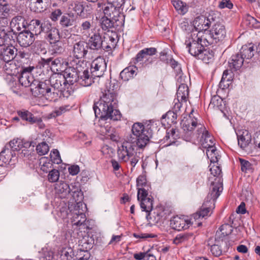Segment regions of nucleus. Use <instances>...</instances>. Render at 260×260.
Returning <instances> with one entry per match:
<instances>
[{
  "label": "nucleus",
  "mask_w": 260,
  "mask_h": 260,
  "mask_svg": "<svg viewBox=\"0 0 260 260\" xmlns=\"http://www.w3.org/2000/svg\"><path fill=\"white\" fill-rule=\"evenodd\" d=\"M152 123L149 121L143 124L141 122H135L132 127V134L127 140L123 142L118 147L117 154L119 159L123 162L129 161L132 169L139 161L140 153L135 150L136 146L139 148L145 147L153 135Z\"/></svg>",
  "instance_id": "nucleus-1"
},
{
  "label": "nucleus",
  "mask_w": 260,
  "mask_h": 260,
  "mask_svg": "<svg viewBox=\"0 0 260 260\" xmlns=\"http://www.w3.org/2000/svg\"><path fill=\"white\" fill-rule=\"evenodd\" d=\"M118 104L117 93L111 87L107 88L102 92L99 101L95 103L93 109L95 116L99 117L101 119H110L114 121L120 120L121 114L117 110Z\"/></svg>",
  "instance_id": "nucleus-2"
},
{
  "label": "nucleus",
  "mask_w": 260,
  "mask_h": 260,
  "mask_svg": "<svg viewBox=\"0 0 260 260\" xmlns=\"http://www.w3.org/2000/svg\"><path fill=\"white\" fill-rule=\"evenodd\" d=\"M83 65V61H78L76 64L68 67L62 75L66 79V82L70 88L75 83L78 82L82 86H89L92 83V77L90 76L88 68Z\"/></svg>",
  "instance_id": "nucleus-3"
},
{
  "label": "nucleus",
  "mask_w": 260,
  "mask_h": 260,
  "mask_svg": "<svg viewBox=\"0 0 260 260\" xmlns=\"http://www.w3.org/2000/svg\"><path fill=\"white\" fill-rule=\"evenodd\" d=\"M137 187L138 189L137 199L140 202L142 211L148 213L146 217L148 219L150 214V212L153 209V198L151 195L148 194L151 186L147 182L145 176L140 175L137 178Z\"/></svg>",
  "instance_id": "nucleus-4"
},
{
  "label": "nucleus",
  "mask_w": 260,
  "mask_h": 260,
  "mask_svg": "<svg viewBox=\"0 0 260 260\" xmlns=\"http://www.w3.org/2000/svg\"><path fill=\"white\" fill-rule=\"evenodd\" d=\"M211 174L213 177H209V180L211 181V185L210 187V196L211 199L213 200H216L219 196L223 189L222 187V174L221 169L218 165V162L212 165L211 164L209 166Z\"/></svg>",
  "instance_id": "nucleus-5"
},
{
  "label": "nucleus",
  "mask_w": 260,
  "mask_h": 260,
  "mask_svg": "<svg viewBox=\"0 0 260 260\" xmlns=\"http://www.w3.org/2000/svg\"><path fill=\"white\" fill-rule=\"evenodd\" d=\"M204 36L203 32L192 31L186 37L185 44L191 55L196 57L205 46L210 45L203 39Z\"/></svg>",
  "instance_id": "nucleus-6"
},
{
  "label": "nucleus",
  "mask_w": 260,
  "mask_h": 260,
  "mask_svg": "<svg viewBox=\"0 0 260 260\" xmlns=\"http://www.w3.org/2000/svg\"><path fill=\"white\" fill-rule=\"evenodd\" d=\"M48 80L40 81L37 80L32 85L31 92L35 96H43L49 101H56L58 97L56 91H53Z\"/></svg>",
  "instance_id": "nucleus-7"
},
{
  "label": "nucleus",
  "mask_w": 260,
  "mask_h": 260,
  "mask_svg": "<svg viewBox=\"0 0 260 260\" xmlns=\"http://www.w3.org/2000/svg\"><path fill=\"white\" fill-rule=\"evenodd\" d=\"M193 113L194 110H192L188 117L183 121L182 128L185 133L184 137H186V141H189L196 136L197 133L203 132L205 130V126L199 122L198 118Z\"/></svg>",
  "instance_id": "nucleus-8"
},
{
  "label": "nucleus",
  "mask_w": 260,
  "mask_h": 260,
  "mask_svg": "<svg viewBox=\"0 0 260 260\" xmlns=\"http://www.w3.org/2000/svg\"><path fill=\"white\" fill-rule=\"evenodd\" d=\"M203 33L204 35L203 39L210 45L222 41L226 36L225 26L219 22L214 24L211 29Z\"/></svg>",
  "instance_id": "nucleus-9"
},
{
  "label": "nucleus",
  "mask_w": 260,
  "mask_h": 260,
  "mask_svg": "<svg viewBox=\"0 0 260 260\" xmlns=\"http://www.w3.org/2000/svg\"><path fill=\"white\" fill-rule=\"evenodd\" d=\"M48 80L53 91H56L58 93L60 92L64 97L66 98L73 94V90L72 88H70V85H67L66 79L62 74H53Z\"/></svg>",
  "instance_id": "nucleus-10"
},
{
  "label": "nucleus",
  "mask_w": 260,
  "mask_h": 260,
  "mask_svg": "<svg viewBox=\"0 0 260 260\" xmlns=\"http://www.w3.org/2000/svg\"><path fill=\"white\" fill-rule=\"evenodd\" d=\"M86 207V205L82 202H77L74 206V210L71 213V219L73 224L77 226L86 225L85 223L86 220L85 211Z\"/></svg>",
  "instance_id": "nucleus-11"
},
{
  "label": "nucleus",
  "mask_w": 260,
  "mask_h": 260,
  "mask_svg": "<svg viewBox=\"0 0 260 260\" xmlns=\"http://www.w3.org/2000/svg\"><path fill=\"white\" fill-rule=\"evenodd\" d=\"M97 7L100 11L103 10L105 16L113 19L115 22L119 21V17L122 16V14L120 13V8L117 6L116 7L115 5L108 3H98Z\"/></svg>",
  "instance_id": "nucleus-12"
},
{
  "label": "nucleus",
  "mask_w": 260,
  "mask_h": 260,
  "mask_svg": "<svg viewBox=\"0 0 260 260\" xmlns=\"http://www.w3.org/2000/svg\"><path fill=\"white\" fill-rule=\"evenodd\" d=\"M106 68L107 64L105 59L102 57H98L94 59L91 63L90 76L92 77V80L94 77H101L104 75Z\"/></svg>",
  "instance_id": "nucleus-13"
},
{
  "label": "nucleus",
  "mask_w": 260,
  "mask_h": 260,
  "mask_svg": "<svg viewBox=\"0 0 260 260\" xmlns=\"http://www.w3.org/2000/svg\"><path fill=\"white\" fill-rule=\"evenodd\" d=\"M34 69L35 68L33 66L22 67L18 78L19 82L22 86L25 87H30L31 89L32 84L37 80L34 79L31 74Z\"/></svg>",
  "instance_id": "nucleus-14"
},
{
  "label": "nucleus",
  "mask_w": 260,
  "mask_h": 260,
  "mask_svg": "<svg viewBox=\"0 0 260 260\" xmlns=\"http://www.w3.org/2000/svg\"><path fill=\"white\" fill-rule=\"evenodd\" d=\"M214 21L213 16L209 15L206 17L204 15L198 16L193 21V26L198 32H207Z\"/></svg>",
  "instance_id": "nucleus-15"
},
{
  "label": "nucleus",
  "mask_w": 260,
  "mask_h": 260,
  "mask_svg": "<svg viewBox=\"0 0 260 260\" xmlns=\"http://www.w3.org/2000/svg\"><path fill=\"white\" fill-rule=\"evenodd\" d=\"M47 25L45 27V39L48 43L55 41L60 39V34L57 26L53 25L49 20L46 22Z\"/></svg>",
  "instance_id": "nucleus-16"
},
{
  "label": "nucleus",
  "mask_w": 260,
  "mask_h": 260,
  "mask_svg": "<svg viewBox=\"0 0 260 260\" xmlns=\"http://www.w3.org/2000/svg\"><path fill=\"white\" fill-rule=\"evenodd\" d=\"M19 44L23 47L30 46L35 40L34 34L30 30H24L19 32L17 37Z\"/></svg>",
  "instance_id": "nucleus-17"
},
{
  "label": "nucleus",
  "mask_w": 260,
  "mask_h": 260,
  "mask_svg": "<svg viewBox=\"0 0 260 260\" xmlns=\"http://www.w3.org/2000/svg\"><path fill=\"white\" fill-rule=\"evenodd\" d=\"M171 227L177 231L186 230L191 225L190 221L184 216H178L173 217L170 220Z\"/></svg>",
  "instance_id": "nucleus-18"
},
{
  "label": "nucleus",
  "mask_w": 260,
  "mask_h": 260,
  "mask_svg": "<svg viewBox=\"0 0 260 260\" xmlns=\"http://www.w3.org/2000/svg\"><path fill=\"white\" fill-rule=\"evenodd\" d=\"M194 138L197 139L204 148L215 145L214 138L209 134L205 127L204 132L197 133Z\"/></svg>",
  "instance_id": "nucleus-19"
},
{
  "label": "nucleus",
  "mask_w": 260,
  "mask_h": 260,
  "mask_svg": "<svg viewBox=\"0 0 260 260\" xmlns=\"http://www.w3.org/2000/svg\"><path fill=\"white\" fill-rule=\"evenodd\" d=\"M17 49L12 45L0 47L1 58L6 62L13 60L17 55Z\"/></svg>",
  "instance_id": "nucleus-20"
},
{
  "label": "nucleus",
  "mask_w": 260,
  "mask_h": 260,
  "mask_svg": "<svg viewBox=\"0 0 260 260\" xmlns=\"http://www.w3.org/2000/svg\"><path fill=\"white\" fill-rule=\"evenodd\" d=\"M48 20L41 21L39 19H34L31 20L29 24V29L31 32L34 34V36H38L40 35L42 32H44L45 27L46 26V22H48Z\"/></svg>",
  "instance_id": "nucleus-21"
},
{
  "label": "nucleus",
  "mask_w": 260,
  "mask_h": 260,
  "mask_svg": "<svg viewBox=\"0 0 260 260\" xmlns=\"http://www.w3.org/2000/svg\"><path fill=\"white\" fill-rule=\"evenodd\" d=\"M89 47L86 42L80 41L76 42L73 48L74 56L77 59H81L85 57L88 52Z\"/></svg>",
  "instance_id": "nucleus-22"
},
{
  "label": "nucleus",
  "mask_w": 260,
  "mask_h": 260,
  "mask_svg": "<svg viewBox=\"0 0 260 260\" xmlns=\"http://www.w3.org/2000/svg\"><path fill=\"white\" fill-rule=\"evenodd\" d=\"M87 44L91 50H103V37L100 33H94L89 38Z\"/></svg>",
  "instance_id": "nucleus-23"
},
{
  "label": "nucleus",
  "mask_w": 260,
  "mask_h": 260,
  "mask_svg": "<svg viewBox=\"0 0 260 260\" xmlns=\"http://www.w3.org/2000/svg\"><path fill=\"white\" fill-rule=\"evenodd\" d=\"M70 186L66 182H62L55 184V193L56 199H64L70 194Z\"/></svg>",
  "instance_id": "nucleus-24"
},
{
  "label": "nucleus",
  "mask_w": 260,
  "mask_h": 260,
  "mask_svg": "<svg viewBox=\"0 0 260 260\" xmlns=\"http://www.w3.org/2000/svg\"><path fill=\"white\" fill-rule=\"evenodd\" d=\"M31 142L19 138H15L10 141L9 146L12 151H19L23 148H30Z\"/></svg>",
  "instance_id": "nucleus-25"
},
{
  "label": "nucleus",
  "mask_w": 260,
  "mask_h": 260,
  "mask_svg": "<svg viewBox=\"0 0 260 260\" xmlns=\"http://www.w3.org/2000/svg\"><path fill=\"white\" fill-rule=\"evenodd\" d=\"M177 114L175 111H169L161 117V122L166 127L177 123Z\"/></svg>",
  "instance_id": "nucleus-26"
},
{
  "label": "nucleus",
  "mask_w": 260,
  "mask_h": 260,
  "mask_svg": "<svg viewBox=\"0 0 260 260\" xmlns=\"http://www.w3.org/2000/svg\"><path fill=\"white\" fill-rule=\"evenodd\" d=\"M11 30L14 29L20 31L23 28H25L27 23L25 18L21 16H17L13 17L10 22Z\"/></svg>",
  "instance_id": "nucleus-27"
},
{
  "label": "nucleus",
  "mask_w": 260,
  "mask_h": 260,
  "mask_svg": "<svg viewBox=\"0 0 260 260\" xmlns=\"http://www.w3.org/2000/svg\"><path fill=\"white\" fill-rule=\"evenodd\" d=\"M77 16L72 13L64 14L60 17L59 24L63 28H68L76 23Z\"/></svg>",
  "instance_id": "nucleus-28"
},
{
  "label": "nucleus",
  "mask_w": 260,
  "mask_h": 260,
  "mask_svg": "<svg viewBox=\"0 0 260 260\" xmlns=\"http://www.w3.org/2000/svg\"><path fill=\"white\" fill-rule=\"evenodd\" d=\"M14 34L13 30H9V28H0V47L11 44Z\"/></svg>",
  "instance_id": "nucleus-29"
},
{
  "label": "nucleus",
  "mask_w": 260,
  "mask_h": 260,
  "mask_svg": "<svg viewBox=\"0 0 260 260\" xmlns=\"http://www.w3.org/2000/svg\"><path fill=\"white\" fill-rule=\"evenodd\" d=\"M138 68L136 66H129L123 69L120 76L123 81H127L134 78L137 74Z\"/></svg>",
  "instance_id": "nucleus-30"
},
{
  "label": "nucleus",
  "mask_w": 260,
  "mask_h": 260,
  "mask_svg": "<svg viewBox=\"0 0 260 260\" xmlns=\"http://www.w3.org/2000/svg\"><path fill=\"white\" fill-rule=\"evenodd\" d=\"M244 59L239 53L233 55L229 61V67L232 70L237 71L242 67Z\"/></svg>",
  "instance_id": "nucleus-31"
},
{
  "label": "nucleus",
  "mask_w": 260,
  "mask_h": 260,
  "mask_svg": "<svg viewBox=\"0 0 260 260\" xmlns=\"http://www.w3.org/2000/svg\"><path fill=\"white\" fill-rule=\"evenodd\" d=\"M207 199H210V200H207L206 202L203 203L200 210L195 215L194 218H197V216H198L199 218L200 217L203 218L210 215L209 213L211 210V208L209 207L208 204H211L212 203L210 201L211 200H212L213 201H214L215 200H213L212 199H211L210 196H209V195L208 196Z\"/></svg>",
  "instance_id": "nucleus-32"
},
{
  "label": "nucleus",
  "mask_w": 260,
  "mask_h": 260,
  "mask_svg": "<svg viewBox=\"0 0 260 260\" xmlns=\"http://www.w3.org/2000/svg\"><path fill=\"white\" fill-rule=\"evenodd\" d=\"M29 7L32 11L36 13L42 12L46 9L44 0H30Z\"/></svg>",
  "instance_id": "nucleus-33"
},
{
  "label": "nucleus",
  "mask_w": 260,
  "mask_h": 260,
  "mask_svg": "<svg viewBox=\"0 0 260 260\" xmlns=\"http://www.w3.org/2000/svg\"><path fill=\"white\" fill-rule=\"evenodd\" d=\"M74 206L72 205L67 207L66 204H63L61 207H58V209L57 210L58 216L62 219L68 218L69 216L71 217V213L74 210Z\"/></svg>",
  "instance_id": "nucleus-34"
},
{
  "label": "nucleus",
  "mask_w": 260,
  "mask_h": 260,
  "mask_svg": "<svg viewBox=\"0 0 260 260\" xmlns=\"http://www.w3.org/2000/svg\"><path fill=\"white\" fill-rule=\"evenodd\" d=\"M251 140V135L247 131H243L241 135L238 136V145L243 149L248 145Z\"/></svg>",
  "instance_id": "nucleus-35"
},
{
  "label": "nucleus",
  "mask_w": 260,
  "mask_h": 260,
  "mask_svg": "<svg viewBox=\"0 0 260 260\" xmlns=\"http://www.w3.org/2000/svg\"><path fill=\"white\" fill-rule=\"evenodd\" d=\"M232 82V73H229L228 70H225L222 74V76L219 86L220 88L224 89L228 88Z\"/></svg>",
  "instance_id": "nucleus-36"
},
{
  "label": "nucleus",
  "mask_w": 260,
  "mask_h": 260,
  "mask_svg": "<svg viewBox=\"0 0 260 260\" xmlns=\"http://www.w3.org/2000/svg\"><path fill=\"white\" fill-rule=\"evenodd\" d=\"M70 186V194H71L75 201L76 203L77 202H81L83 198V193L79 186H77L72 183L69 185Z\"/></svg>",
  "instance_id": "nucleus-37"
},
{
  "label": "nucleus",
  "mask_w": 260,
  "mask_h": 260,
  "mask_svg": "<svg viewBox=\"0 0 260 260\" xmlns=\"http://www.w3.org/2000/svg\"><path fill=\"white\" fill-rule=\"evenodd\" d=\"M171 3L176 10L181 15L185 14L188 10V6L180 0H172Z\"/></svg>",
  "instance_id": "nucleus-38"
},
{
  "label": "nucleus",
  "mask_w": 260,
  "mask_h": 260,
  "mask_svg": "<svg viewBox=\"0 0 260 260\" xmlns=\"http://www.w3.org/2000/svg\"><path fill=\"white\" fill-rule=\"evenodd\" d=\"M16 113L21 120L27 121L30 124L32 122H34L35 116L28 110L23 109L17 110Z\"/></svg>",
  "instance_id": "nucleus-39"
},
{
  "label": "nucleus",
  "mask_w": 260,
  "mask_h": 260,
  "mask_svg": "<svg viewBox=\"0 0 260 260\" xmlns=\"http://www.w3.org/2000/svg\"><path fill=\"white\" fill-rule=\"evenodd\" d=\"M243 59H250L254 55L253 45L251 44L243 45L239 53Z\"/></svg>",
  "instance_id": "nucleus-40"
},
{
  "label": "nucleus",
  "mask_w": 260,
  "mask_h": 260,
  "mask_svg": "<svg viewBox=\"0 0 260 260\" xmlns=\"http://www.w3.org/2000/svg\"><path fill=\"white\" fill-rule=\"evenodd\" d=\"M50 50L52 54H62L64 51L63 43L60 40L49 43Z\"/></svg>",
  "instance_id": "nucleus-41"
},
{
  "label": "nucleus",
  "mask_w": 260,
  "mask_h": 260,
  "mask_svg": "<svg viewBox=\"0 0 260 260\" xmlns=\"http://www.w3.org/2000/svg\"><path fill=\"white\" fill-rule=\"evenodd\" d=\"M189 94L188 87L185 84H181L176 93L177 98L181 100L182 102H186Z\"/></svg>",
  "instance_id": "nucleus-42"
},
{
  "label": "nucleus",
  "mask_w": 260,
  "mask_h": 260,
  "mask_svg": "<svg viewBox=\"0 0 260 260\" xmlns=\"http://www.w3.org/2000/svg\"><path fill=\"white\" fill-rule=\"evenodd\" d=\"M42 61L44 64L50 66L52 68H56L55 69L57 71H58L57 68L61 67L63 64V59L61 57L43 59Z\"/></svg>",
  "instance_id": "nucleus-43"
},
{
  "label": "nucleus",
  "mask_w": 260,
  "mask_h": 260,
  "mask_svg": "<svg viewBox=\"0 0 260 260\" xmlns=\"http://www.w3.org/2000/svg\"><path fill=\"white\" fill-rule=\"evenodd\" d=\"M79 242V245L83 247L84 250L87 251L92 248L94 241L92 237L87 235L83 236Z\"/></svg>",
  "instance_id": "nucleus-44"
},
{
  "label": "nucleus",
  "mask_w": 260,
  "mask_h": 260,
  "mask_svg": "<svg viewBox=\"0 0 260 260\" xmlns=\"http://www.w3.org/2000/svg\"><path fill=\"white\" fill-rule=\"evenodd\" d=\"M213 56L214 54L212 51H210L204 48L196 57L199 59L202 60L207 63H209L212 59Z\"/></svg>",
  "instance_id": "nucleus-45"
},
{
  "label": "nucleus",
  "mask_w": 260,
  "mask_h": 260,
  "mask_svg": "<svg viewBox=\"0 0 260 260\" xmlns=\"http://www.w3.org/2000/svg\"><path fill=\"white\" fill-rule=\"evenodd\" d=\"M14 155L15 156V154L12 153L11 151L6 146L0 153V161L4 164H8Z\"/></svg>",
  "instance_id": "nucleus-46"
},
{
  "label": "nucleus",
  "mask_w": 260,
  "mask_h": 260,
  "mask_svg": "<svg viewBox=\"0 0 260 260\" xmlns=\"http://www.w3.org/2000/svg\"><path fill=\"white\" fill-rule=\"evenodd\" d=\"M114 22H116L113 19L104 16L101 19V26L103 30H107L110 32V29L114 27Z\"/></svg>",
  "instance_id": "nucleus-47"
},
{
  "label": "nucleus",
  "mask_w": 260,
  "mask_h": 260,
  "mask_svg": "<svg viewBox=\"0 0 260 260\" xmlns=\"http://www.w3.org/2000/svg\"><path fill=\"white\" fill-rule=\"evenodd\" d=\"M53 164L51 160L47 157H42L40 159V166L44 172H48L52 168Z\"/></svg>",
  "instance_id": "nucleus-48"
},
{
  "label": "nucleus",
  "mask_w": 260,
  "mask_h": 260,
  "mask_svg": "<svg viewBox=\"0 0 260 260\" xmlns=\"http://www.w3.org/2000/svg\"><path fill=\"white\" fill-rule=\"evenodd\" d=\"M93 22L91 20H83L80 23V26L77 30V32H80L82 35H86L88 33L90 30Z\"/></svg>",
  "instance_id": "nucleus-49"
},
{
  "label": "nucleus",
  "mask_w": 260,
  "mask_h": 260,
  "mask_svg": "<svg viewBox=\"0 0 260 260\" xmlns=\"http://www.w3.org/2000/svg\"><path fill=\"white\" fill-rule=\"evenodd\" d=\"M193 237V234L192 233H181L176 236L174 239V243L178 244L192 238Z\"/></svg>",
  "instance_id": "nucleus-50"
},
{
  "label": "nucleus",
  "mask_w": 260,
  "mask_h": 260,
  "mask_svg": "<svg viewBox=\"0 0 260 260\" xmlns=\"http://www.w3.org/2000/svg\"><path fill=\"white\" fill-rule=\"evenodd\" d=\"M239 161L241 165V170L243 172L246 173L252 172V165L249 161L240 158Z\"/></svg>",
  "instance_id": "nucleus-51"
},
{
  "label": "nucleus",
  "mask_w": 260,
  "mask_h": 260,
  "mask_svg": "<svg viewBox=\"0 0 260 260\" xmlns=\"http://www.w3.org/2000/svg\"><path fill=\"white\" fill-rule=\"evenodd\" d=\"M243 23L249 28H257L258 21L253 17L247 15L243 20Z\"/></svg>",
  "instance_id": "nucleus-52"
},
{
  "label": "nucleus",
  "mask_w": 260,
  "mask_h": 260,
  "mask_svg": "<svg viewBox=\"0 0 260 260\" xmlns=\"http://www.w3.org/2000/svg\"><path fill=\"white\" fill-rule=\"evenodd\" d=\"M73 6V10L76 13L77 16L82 18L83 16H84V13L83 12V3L76 1Z\"/></svg>",
  "instance_id": "nucleus-53"
},
{
  "label": "nucleus",
  "mask_w": 260,
  "mask_h": 260,
  "mask_svg": "<svg viewBox=\"0 0 260 260\" xmlns=\"http://www.w3.org/2000/svg\"><path fill=\"white\" fill-rule=\"evenodd\" d=\"M36 150L39 155H44L49 151V147L46 142H43L37 146Z\"/></svg>",
  "instance_id": "nucleus-54"
},
{
  "label": "nucleus",
  "mask_w": 260,
  "mask_h": 260,
  "mask_svg": "<svg viewBox=\"0 0 260 260\" xmlns=\"http://www.w3.org/2000/svg\"><path fill=\"white\" fill-rule=\"evenodd\" d=\"M62 14L63 12L60 9H52L49 17L52 22H56L63 15Z\"/></svg>",
  "instance_id": "nucleus-55"
},
{
  "label": "nucleus",
  "mask_w": 260,
  "mask_h": 260,
  "mask_svg": "<svg viewBox=\"0 0 260 260\" xmlns=\"http://www.w3.org/2000/svg\"><path fill=\"white\" fill-rule=\"evenodd\" d=\"M171 138L173 139L172 141H170L171 143H174L175 140L179 138L178 132L174 128H171L169 131H167L165 139L168 140Z\"/></svg>",
  "instance_id": "nucleus-56"
},
{
  "label": "nucleus",
  "mask_w": 260,
  "mask_h": 260,
  "mask_svg": "<svg viewBox=\"0 0 260 260\" xmlns=\"http://www.w3.org/2000/svg\"><path fill=\"white\" fill-rule=\"evenodd\" d=\"M50 159L54 164L58 165L62 161L59 151L57 149L52 150L50 152Z\"/></svg>",
  "instance_id": "nucleus-57"
},
{
  "label": "nucleus",
  "mask_w": 260,
  "mask_h": 260,
  "mask_svg": "<svg viewBox=\"0 0 260 260\" xmlns=\"http://www.w3.org/2000/svg\"><path fill=\"white\" fill-rule=\"evenodd\" d=\"M9 11L6 2L4 0H0V17L9 16Z\"/></svg>",
  "instance_id": "nucleus-58"
},
{
  "label": "nucleus",
  "mask_w": 260,
  "mask_h": 260,
  "mask_svg": "<svg viewBox=\"0 0 260 260\" xmlns=\"http://www.w3.org/2000/svg\"><path fill=\"white\" fill-rule=\"evenodd\" d=\"M171 67L174 70L176 75L181 77L182 70L180 64L172 58L171 61L169 63Z\"/></svg>",
  "instance_id": "nucleus-59"
},
{
  "label": "nucleus",
  "mask_w": 260,
  "mask_h": 260,
  "mask_svg": "<svg viewBox=\"0 0 260 260\" xmlns=\"http://www.w3.org/2000/svg\"><path fill=\"white\" fill-rule=\"evenodd\" d=\"M48 176V180L51 182H55L57 181L59 177V171L55 169H52L51 171H49Z\"/></svg>",
  "instance_id": "nucleus-60"
},
{
  "label": "nucleus",
  "mask_w": 260,
  "mask_h": 260,
  "mask_svg": "<svg viewBox=\"0 0 260 260\" xmlns=\"http://www.w3.org/2000/svg\"><path fill=\"white\" fill-rule=\"evenodd\" d=\"M54 257L52 251L48 250L47 249H43V253L40 257V260H52Z\"/></svg>",
  "instance_id": "nucleus-61"
},
{
  "label": "nucleus",
  "mask_w": 260,
  "mask_h": 260,
  "mask_svg": "<svg viewBox=\"0 0 260 260\" xmlns=\"http://www.w3.org/2000/svg\"><path fill=\"white\" fill-rule=\"evenodd\" d=\"M219 230L223 236L229 235L233 231L232 227L229 224H224L222 225L219 228Z\"/></svg>",
  "instance_id": "nucleus-62"
},
{
  "label": "nucleus",
  "mask_w": 260,
  "mask_h": 260,
  "mask_svg": "<svg viewBox=\"0 0 260 260\" xmlns=\"http://www.w3.org/2000/svg\"><path fill=\"white\" fill-rule=\"evenodd\" d=\"M93 8L92 6L89 4H83V12L84 13V16L82 18H87L92 13Z\"/></svg>",
  "instance_id": "nucleus-63"
},
{
  "label": "nucleus",
  "mask_w": 260,
  "mask_h": 260,
  "mask_svg": "<svg viewBox=\"0 0 260 260\" xmlns=\"http://www.w3.org/2000/svg\"><path fill=\"white\" fill-rule=\"evenodd\" d=\"M115 37H116V34L115 32H113L111 31L110 32L105 33L103 39H106V41H110L112 43L115 44L116 45V40L115 39Z\"/></svg>",
  "instance_id": "nucleus-64"
}]
</instances>
